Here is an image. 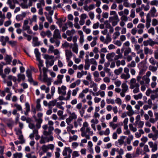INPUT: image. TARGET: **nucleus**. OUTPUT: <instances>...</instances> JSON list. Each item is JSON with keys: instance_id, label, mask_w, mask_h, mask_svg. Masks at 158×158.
Wrapping results in <instances>:
<instances>
[{"instance_id": "17", "label": "nucleus", "mask_w": 158, "mask_h": 158, "mask_svg": "<svg viewBox=\"0 0 158 158\" xmlns=\"http://www.w3.org/2000/svg\"><path fill=\"white\" fill-rule=\"evenodd\" d=\"M40 35L43 38H44L46 36L49 38L52 36V33L49 30H48L46 32L43 31L40 33Z\"/></svg>"}, {"instance_id": "49", "label": "nucleus", "mask_w": 158, "mask_h": 158, "mask_svg": "<svg viewBox=\"0 0 158 158\" xmlns=\"http://www.w3.org/2000/svg\"><path fill=\"white\" fill-rule=\"evenodd\" d=\"M13 155L15 158H22L23 154L21 152H16Z\"/></svg>"}, {"instance_id": "36", "label": "nucleus", "mask_w": 158, "mask_h": 158, "mask_svg": "<svg viewBox=\"0 0 158 158\" xmlns=\"http://www.w3.org/2000/svg\"><path fill=\"white\" fill-rule=\"evenodd\" d=\"M112 40V38L109 34H107L105 40L104 44H108Z\"/></svg>"}, {"instance_id": "47", "label": "nucleus", "mask_w": 158, "mask_h": 158, "mask_svg": "<svg viewBox=\"0 0 158 158\" xmlns=\"http://www.w3.org/2000/svg\"><path fill=\"white\" fill-rule=\"evenodd\" d=\"M134 125L133 124H132L131 123L129 125V127L130 129L133 132H135L137 130V129L136 128V127L135 126V127H134Z\"/></svg>"}, {"instance_id": "62", "label": "nucleus", "mask_w": 158, "mask_h": 158, "mask_svg": "<svg viewBox=\"0 0 158 158\" xmlns=\"http://www.w3.org/2000/svg\"><path fill=\"white\" fill-rule=\"evenodd\" d=\"M110 126L111 127L113 130H115L118 127V125L113 123V122H110L109 123Z\"/></svg>"}, {"instance_id": "2", "label": "nucleus", "mask_w": 158, "mask_h": 158, "mask_svg": "<svg viewBox=\"0 0 158 158\" xmlns=\"http://www.w3.org/2000/svg\"><path fill=\"white\" fill-rule=\"evenodd\" d=\"M48 127L47 125L44 126L43 129L44 130L43 134L44 136H41L40 141V144L45 143H48L50 141H52L54 139V137L52 135V131L51 133L48 132L49 130L47 131Z\"/></svg>"}, {"instance_id": "15", "label": "nucleus", "mask_w": 158, "mask_h": 158, "mask_svg": "<svg viewBox=\"0 0 158 158\" xmlns=\"http://www.w3.org/2000/svg\"><path fill=\"white\" fill-rule=\"evenodd\" d=\"M126 109L128 110V111L126 112L128 116L131 117L135 114V112L132 110V107L130 105H127L126 107Z\"/></svg>"}, {"instance_id": "56", "label": "nucleus", "mask_w": 158, "mask_h": 158, "mask_svg": "<svg viewBox=\"0 0 158 158\" xmlns=\"http://www.w3.org/2000/svg\"><path fill=\"white\" fill-rule=\"evenodd\" d=\"M148 69L150 71L154 72L156 71L157 70V67L155 66L150 65L149 66Z\"/></svg>"}, {"instance_id": "10", "label": "nucleus", "mask_w": 158, "mask_h": 158, "mask_svg": "<svg viewBox=\"0 0 158 158\" xmlns=\"http://www.w3.org/2000/svg\"><path fill=\"white\" fill-rule=\"evenodd\" d=\"M121 87L122 89L121 92L120 93V95L122 97H124L125 96L126 93L128 90V85L126 83H123L122 84Z\"/></svg>"}, {"instance_id": "16", "label": "nucleus", "mask_w": 158, "mask_h": 158, "mask_svg": "<svg viewBox=\"0 0 158 158\" xmlns=\"http://www.w3.org/2000/svg\"><path fill=\"white\" fill-rule=\"evenodd\" d=\"M58 38L55 37L53 36L50 39V42L52 43H55L57 47H58L60 44V41L59 40Z\"/></svg>"}, {"instance_id": "43", "label": "nucleus", "mask_w": 158, "mask_h": 158, "mask_svg": "<svg viewBox=\"0 0 158 158\" xmlns=\"http://www.w3.org/2000/svg\"><path fill=\"white\" fill-rule=\"evenodd\" d=\"M89 128L90 127H89V124L87 122L85 121L83 123V126L80 129V131Z\"/></svg>"}, {"instance_id": "26", "label": "nucleus", "mask_w": 158, "mask_h": 158, "mask_svg": "<svg viewBox=\"0 0 158 158\" xmlns=\"http://www.w3.org/2000/svg\"><path fill=\"white\" fill-rule=\"evenodd\" d=\"M12 58L10 55H6V56L4 58V60L6 61V64H10L12 60Z\"/></svg>"}, {"instance_id": "61", "label": "nucleus", "mask_w": 158, "mask_h": 158, "mask_svg": "<svg viewBox=\"0 0 158 158\" xmlns=\"http://www.w3.org/2000/svg\"><path fill=\"white\" fill-rule=\"evenodd\" d=\"M118 15H115L113 16L110 17L109 18V21L110 22H112L113 20H118Z\"/></svg>"}, {"instance_id": "50", "label": "nucleus", "mask_w": 158, "mask_h": 158, "mask_svg": "<svg viewBox=\"0 0 158 158\" xmlns=\"http://www.w3.org/2000/svg\"><path fill=\"white\" fill-rule=\"evenodd\" d=\"M80 154L78 151H75L73 152L72 156V158H75L80 156Z\"/></svg>"}, {"instance_id": "42", "label": "nucleus", "mask_w": 158, "mask_h": 158, "mask_svg": "<svg viewBox=\"0 0 158 158\" xmlns=\"http://www.w3.org/2000/svg\"><path fill=\"white\" fill-rule=\"evenodd\" d=\"M34 52L36 56L37 60H41L40 58V54L39 52L38 49L37 48L35 49Z\"/></svg>"}, {"instance_id": "24", "label": "nucleus", "mask_w": 158, "mask_h": 158, "mask_svg": "<svg viewBox=\"0 0 158 158\" xmlns=\"http://www.w3.org/2000/svg\"><path fill=\"white\" fill-rule=\"evenodd\" d=\"M82 119L81 118H78L77 121H74L73 122L74 126L75 128H77L78 125L80 126L81 125V122Z\"/></svg>"}, {"instance_id": "22", "label": "nucleus", "mask_w": 158, "mask_h": 158, "mask_svg": "<svg viewBox=\"0 0 158 158\" xmlns=\"http://www.w3.org/2000/svg\"><path fill=\"white\" fill-rule=\"evenodd\" d=\"M53 37L58 38L59 39H61L59 29H56L53 32Z\"/></svg>"}, {"instance_id": "40", "label": "nucleus", "mask_w": 158, "mask_h": 158, "mask_svg": "<svg viewBox=\"0 0 158 158\" xmlns=\"http://www.w3.org/2000/svg\"><path fill=\"white\" fill-rule=\"evenodd\" d=\"M78 136L76 135H73V136L70 135L69 141L70 142L73 141H76L78 139Z\"/></svg>"}, {"instance_id": "19", "label": "nucleus", "mask_w": 158, "mask_h": 158, "mask_svg": "<svg viewBox=\"0 0 158 158\" xmlns=\"http://www.w3.org/2000/svg\"><path fill=\"white\" fill-rule=\"evenodd\" d=\"M66 60L67 62L70 60L72 56L73 53L71 51L69 50H66L65 51Z\"/></svg>"}, {"instance_id": "34", "label": "nucleus", "mask_w": 158, "mask_h": 158, "mask_svg": "<svg viewBox=\"0 0 158 158\" xmlns=\"http://www.w3.org/2000/svg\"><path fill=\"white\" fill-rule=\"evenodd\" d=\"M26 111L24 114L26 116H27L28 114V112L30 111V106L28 102H26L25 104Z\"/></svg>"}, {"instance_id": "11", "label": "nucleus", "mask_w": 158, "mask_h": 158, "mask_svg": "<svg viewBox=\"0 0 158 158\" xmlns=\"http://www.w3.org/2000/svg\"><path fill=\"white\" fill-rule=\"evenodd\" d=\"M67 88L66 86L62 85L61 87L58 88V93L62 95L65 96L66 94V90Z\"/></svg>"}, {"instance_id": "39", "label": "nucleus", "mask_w": 158, "mask_h": 158, "mask_svg": "<svg viewBox=\"0 0 158 158\" xmlns=\"http://www.w3.org/2000/svg\"><path fill=\"white\" fill-rule=\"evenodd\" d=\"M37 60L39 61V63L38 64V66L40 72L41 74L42 73L41 68L43 66V61L41 60Z\"/></svg>"}, {"instance_id": "33", "label": "nucleus", "mask_w": 158, "mask_h": 158, "mask_svg": "<svg viewBox=\"0 0 158 158\" xmlns=\"http://www.w3.org/2000/svg\"><path fill=\"white\" fill-rule=\"evenodd\" d=\"M57 101L56 100H54L50 101L49 102L48 107L49 109H52L53 106H55L56 103Z\"/></svg>"}, {"instance_id": "8", "label": "nucleus", "mask_w": 158, "mask_h": 158, "mask_svg": "<svg viewBox=\"0 0 158 158\" xmlns=\"http://www.w3.org/2000/svg\"><path fill=\"white\" fill-rule=\"evenodd\" d=\"M39 128H38L37 127H35L34 129H33V132L31 134L29 135V137L31 139H33L35 135V139L36 140L39 139L40 137V136L38 135V130Z\"/></svg>"}, {"instance_id": "37", "label": "nucleus", "mask_w": 158, "mask_h": 158, "mask_svg": "<svg viewBox=\"0 0 158 158\" xmlns=\"http://www.w3.org/2000/svg\"><path fill=\"white\" fill-rule=\"evenodd\" d=\"M135 87L133 89V92L134 94H137L139 92V85L138 83H136L135 84Z\"/></svg>"}, {"instance_id": "57", "label": "nucleus", "mask_w": 158, "mask_h": 158, "mask_svg": "<svg viewBox=\"0 0 158 158\" xmlns=\"http://www.w3.org/2000/svg\"><path fill=\"white\" fill-rule=\"evenodd\" d=\"M75 33V31L74 29H72L70 31L69 30H67L66 32V34L69 35L70 36L73 35Z\"/></svg>"}, {"instance_id": "4", "label": "nucleus", "mask_w": 158, "mask_h": 158, "mask_svg": "<svg viewBox=\"0 0 158 158\" xmlns=\"http://www.w3.org/2000/svg\"><path fill=\"white\" fill-rule=\"evenodd\" d=\"M37 116L38 118H37L35 116H34L35 121L36 122L35 127L38 128H40L41 127V125L43 122L42 117L43 114L42 113L40 112L37 114Z\"/></svg>"}, {"instance_id": "3", "label": "nucleus", "mask_w": 158, "mask_h": 158, "mask_svg": "<svg viewBox=\"0 0 158 158\" xmlns=\"http://www.w3.org/2000/svg\"><path fill=\"white\" fill-rule=\"evenodd\" d=\"M81 132V135L82 137H85L88 139H90V136H92L94 134V132L90 128H88L83 130L80 131Z\"/></svg>"}, {"instance_id": "35", "label": "nucleus", "mask_w": 158, "mask_h": 158, "mask_svg": "<svg viewBox=\"0 0 158 158\" xmlns=\"http://www.w3.org/2000/svg\"><path fill=\"white\" fill-rule=\"evenodd\" d=\"M40 101L41 100L40 99H38L36 101V108L37 111H41L42 110L40 104Z\"/></svg>"}, {"instance_id": "64", "label": "nucleus", "mask_w": 158, "mask_h": 158, "mask_svg": "<svg viewBox=\"0 0 158 158\" xmlns=\"http://www.w3.org/2000/svg\"><path fill=\"white\" fill-rule=\"evenodd\" d=\"M118 149V148H113L111 149L110 151V154L111 155L114 156L115 154V152H117V150Z\"/></svg>"}, {"instance_id": "58", "label": "nucleus", "mask_w": 158, "mask_h": 158, "mask_svg": "<svg viewBox=\"0 0 158 158\" xmlns=\"http://www.w3.org/2000/svg\"><path fill=\"white\" fill-rule=\"evenodd\" d=\"M72 51L73 52L75 53L76 54L78 53V45L77 44H75V45H74V46L72 48Z\"/></svg>"}, {"instance_id": "51", "label": "nucleus", "mask_w": 158, "mask_h": 158, "mask_svg": "<svg viewBox=\"0 0 158 158\" xmlns=\"http://www.w3.org/2000/svg\"><path fill=\"white\" fill-rule=\"evenodd\" d=\"M133 139V136L132 135H130L126 139L127 143L128 144H130L131 143V141Z\"/></svg>"}, {"instance_id": "20", "label": "nucleus", "mask_w": 158, "mask_h": 158, "mask_svg": "<svg viewBox=\"0 0 158 158\" xmlns=\"http://www.w3.org/2000/svg\"><path fill=\"white\" fill-rule=\"evenodd\" d=\"M151 21V19L150 16V14L148 13L147 15L146 18V27L147 29H148L151 25L150 23Z\"/></svg>"}, {"instance_id": "29", "label": "nucleus", "mask_w": 158, "mask_h": 158, "mask_svg": "<svg viewBox=\"0 0 158 158\" xmlns=\"http://www.w3.org/2000/svg\"><path fill=\"white\" fill-rule=\"evenodd\" d=\"M120 77V78L122 79L127 80L130 78L131 76L130 74L122 73L121 74Z\"/></svg>"}, {"instance_id": "31", "label": "nucleus", "mask_w": 158, "mask_h": 158, "mask_svg": "<svg viewBox=\"0 0 158 158\" xmlns=\"http://www.w3.org/2000/svg\"><path fill=\"white\" fill-rule=\"evenodd\" d=\"M39 2L36 4L37 7L38 9L42 8V6H44L45 5V3L44 0H40Z\"/></svg>"}, {"instance_id": "59", "label": "nucleus", "mask_w": 158, "mask_h": 158, "mask_svg": "<svg viewBox=\"0 0 158 158\" xmlns=\"http://www.w3.org/2000/svg\"><path fill=\"white\" fill-rule=\"evenodd\" d=\"M82 30L86 34H89L91 32V30L89 28H86V27L85 26L83 27Z\"/></svg>"}, {"instance_id": "12", "label": "nucleus", "mask_w": 158, "mask_h": 158, "mask_svg": "<svg viewBox=\"0 0 158 158\" xmlns=\"http://www.w3.org/2000/svg\"><path fill=\"white\" fill-rule=\"evenodd\" d=\"M157 44V42L153 40L152 39H150L148 40H144L143 42V45L144 46H147L149 45L151 47H153L154 44Z\"/></svg>"}, {"instance_id": "28", "label": "nucleus", "mask_w": 158, "mask_h": 158, "mask_svg": "<svg viewBox=\"0 0 158 158\" xmlns=\"http://www.w3.org/2000/svg\"><path fill=\"white\" fill-rule=\"evenodd\" d=\"M144 124V122L143 121H140L138 122L135 123L133 125L136 127L138 126V128H142L143 127Z\"/></svg>"}, {"instance_id": "25", "label": "nucleus", "mask_w": 158, "mask_h": 158, "mask_svg": "<svg viewBox=\"0 0 158 158\" xmlns=\"http://www.w3.org/2000/svg\"><path fill=\"white\" fill-rule=\"evenodd\" d=\"M156 10L154 7H152L149 11V14L151 16L154 17L156 16Z\"/></svg>"}, {"instance_id": "53", "label": "nucleus", "mask_w": 158, "mask_h": 158, "mask_svg": "<svg viewBox=\"0 0 158 158\" xmlns=\"http://www.w3.org/2000/svg\"><path fill=\"white\" fill-rule=\"evenodd\" d=\"M143 95L140 93L138 94H135L133 95V97L135 100H137L139 99H141L142 98Z\"/></svg>"}, {"instance_id": "41", "label": "nucleus", "mask_w": 158, "mask_h": 158, "mask_svg": "<svg viewBox=\"0 0 158 158\" xmlns=\"http://www.w3.org/2000/svg\"><path fill=\"white\" fill-rule=\"evenodd\" d=\"M126 137L125 136H121L120 138L118 140V143L119 145L121 146L124 143V140Z\"/></svg>"}, {"instance_id": "52", "label": "nucleus", "mask_w": 158, "mask_h": 158, "mask_svg": "<svg viewBox=\"0 0 158 158\" xmlns=\"http://www.w3.org/2000/svg\"><path fill=\"white\" fill-rule=\"evenodd\" d=\"M131 49L130 47H128L125 49L124 52V56H127L129 53L131 52Z\"/></svg>"}, {"instance_id": "44", "label": "nucleus", "mask_w": 158, "mask_h": 158, "mask_svg": "<svg viewBox=\"0 0 158 158\" xmlns=\"http://www.w3.org/2000/svg\"><path fill=\"white\" fill-rule=\"evenodd\" d=\"M143 104V102L141 101H139L137 102V104L135 106V108L139 110L140 109V107L142 106Z\"/></svg>"}, {"instance_id": "55", "label": "nucleus", "mask_w": 158, "mask_h": 158, "mask_svg": "<svg viewBox=\"0 0 158 158\" xmlns=\"http://www.w3.org/2000/svg\"><path fill=\"white\" fill-rule=\"evenodd\" d=\"M44 59L46 60H52L54 58V56H50L48 54H46L44 56Z\"/></svg>"}, {"instance_id": "48", "label": "nucleus", "mask_w": 158, "mask_h": 158, "mask_svg": "<svg viewBox=\"0 0 158 158\" xmlns=\"http://www.w3.org/2000/svg\"><path fill=\"white\" fill-rule=\"evenodd\" d=\"M7 4L9 5L11 9H13L15 7V6L14 4H12V2L11 0H8Z\"/></svg>"}, {"instance_id": "14", "label": "nucleus", "mask_w": 158, "mask_h": 158, "mask_svg": "<svg viewBox=\"0 0 158 158\" xmlns=\"http://www.w3.org/2000/svg\"><path fill=\"white\" fill-rule=\"evenodd\" d=\"M64 75H58L57 77V80L53 82L55 85H60L62 83V79L63 78Z\"/></svg>"}, {"instance_id": "54", "label": "nucleus", "mask_w": 158, "mask_h": 158, "mask_svg": "<svg viewBox=\"0 0 158 158\" xmlns=\"http://www.w3.org/2000/svg\"><path fill=\"white\" fill-rule=\"evenodd\" d=\"M123 70V68L120 67L118 69H115L114 71V73L116 75H119L122 72Z\"/></svg>"}, {"instance_id": "13", "label": "nucleus", "mask_w": 158, "mask_h": 158, "mask_svg": "<svg viewBox=\"0 0 158 158\" xmlns=\"http://www.w3.org/2000/svg\"><path fill=\"white\" fill-rule=\"evenodd\" d=\"M54 125L53 122L52 120H48V124H45L42 126V128L44 126L47 125L48 127V130H49L48 132L51 133L52 131H53L54 130V128L53 127Z\"/></svg>"}, {"instance_id": "21", "label": "nucleus", "mask_w": 158, "mask_h": 158, "mask_svg": "<svg viewBox=\"0 0 158 158\" xmlns=\"http://www.w3.org/2000/svg\"><path fill=\"white\" fill-rule=\"evenodd\" d=\"M136 80H136L135 78H132L130 80L129 83L130 85V89H132L135 87V84L136 83Z\"/></svg>"}, {"instance_id": "23", "label": "nucleus", "mask_w": 158, "mask_h": 158, "mask_svg": "<svg viewBox=\"0 0 158 158\" xmlns=\"http://www.w3.org/2000/svg\"><path fill=\"white\" fill-rule=\"evenodd\" d=\"M148 137L152 139L153 141H156L158 138V133H150L148 135Z\"/></svg>"}, {"instance_id": "63", "label": "nucleus", "mask_w": 158, "mask_h": 158, "mask_svg": "<svg viewBox=\"0 0 158 158\" xmlns=\"http://www.w3.org/2000/svg\"><path fill=\"white\" fill-rule=\"evenodd\" d=\"M63 104V102H58L56 104V107L62 110H64V107L62 106V105Z\"/></svg>"}, {"instance_id": "27", "label": "nucleus", "mask_w": 158, "mask_h": 158, "mask_svg": "<svg viewBox=\"0 0 158 158\" xmlns=\"http://www.w3.org/2000/svg\"><path fill=\"white\" fill-rule=\"evenodd\" d=\"M115 55V53L114 52L109 53L106 55V58L109 61H111L113 60V58Z\"/></svg>"}, {"instance_id": "38", "label": "nucleus", "mask_w": 158, "mask_h": 158, "mask_svg": "<svg viewBox=\"0 0 158 158\" xmlns=\"http://www.w3.org/2000/svg\"><path fill=\"white\" fill-rule=\"evenodd\" d=\"M45 9L47 11H48V15L51 16L53 14V10H52V8L50 6H47L45 7Z\"/></svg>"}, {"instance_id": "30", "label": "nucleus", "mask_w": 158, "mask_h": 158, "mask_svg": "<svg viewBox=\"0 0 158 158\" xmlns=\"http://www.w3.org/2000/svg\"><path fill=\"white\" fill-rule=\"evenodd\" d=\"M144 52L146 55H147L148 54L151 55L153 53V50L152 49H149L147 47H145L144 48Z\"/></svg>"}, {"instance_id": "45", "label": "nucleus", "mask_w": 158, "mask_h": 158, "mask_svg": "<svg viewBox=\"0 0 158 158\" xmlns=\"http://www.w3.org/2000/svg\"><path fill=\"white\" fill-rule=\"evenodd\" d=\"M98 40L97 37H94L93 38V41L90 43V45L92 47H94L97 44V40Z\"/></svg>"}, {"instance_id": "6", "label": "nucleus", "mask_w": 158, "mask_h": 158, "mask_svg": "<svg viewBox=\"0 0 158 158\" xmlns=\"http://www.w3.org/2000/svg\"><path fill=\"white\" fill-rule=\"evenodd\" d=\"M21 119L23 121H26V122L29 123L28 127L31 129H34L35 128V125L32 123V119L29 117H26L24 116L21 117Z\"/></svg>"}, {"instance_id": "1", "label": "nucleus", "mask_w": 158, "mask_h": 158, "mask_svg": "<svg viewBox=\"0 0 158 158\" xmlns=\"http://www.w3.org/2000/svg\"><path fill=\"white\" fill-rule=\"evenodd\" d=\"M151 74V72L148 71L146 73L145 75L142 77L139 76L137 77V81L141 85L140 89L142 92H144L146 88L149 85L151 81L150 77Z\"/></svg>"}, {"instance_id": "5", "label": "nucleus", "mask_w": 158, "mask_h": 158, "mask_svg": "<svg viewBox=\"0 0 158 158\" xmlns=\"http://www.w3.org/2000/svg\"><path fill=\"white\" fill-rule=\"evenodd\" d=\"M85 69L88 70L89 69L90 64L94 65L95 66L97 65V62L94 58H91L89 59V58H86L85 60Z\"/></svg>"}, {"instance_id": "32", "label": "nucleus", "mask_w": 158, "mask_h": 158, "mask_svg": "<svg viewBox=\"0 0 158 158\" xmlns=\"http://www.w3.org/2000/svg\"><path fill=\"white\" fill-rule=\"evenodd\" d=\"M18 79H17L19 82H20L22 80L24 81L25 78V76L24 74H18L17 75Z\"/></svg>"}, {"instance_id": "7", "label": "nucleus", "mask_w": 158, "mask_h": 158, "mask_svg": "<svg viewBox=\"0 0 158 158\" xmlns=\"http://www.w3.org/2000/svg\"><path fill=\"white\" fill-rule=\"evenodd\" d=\"M72 151V150L69 147H65L62 152L63 155L65 156L64 158H70L71 154Z\"/></svg>"}, {"instance_id": "18", "label": "nucleus", "mask_w": 158, "mask_h": 158, "mask_svg": "<svg viewBox=\"0 0 158 158\" xmlns=\"http://www.w3.org/2000/svg\"><path fill=\"white\" fill-rule=\"evenodd\" d=\"M52 79L48 77L47 76H43V81L44 82L46 83L48 86H50L52 82Z\"/></svg>"}, {"instance_id": "9", "label": "nucleus", "mask_w": 158, "mask_h": 158, "mask_svg": "<svg viewBox=\"0 0 158 158\" xmlns=\"http://www.w3.org/2000/svg\"><path fill=\"white\" fill-rule=\"evenodd\" d=\"M148 144L150 148L151 149V151L152 152H154L158 150V145L156 143H154L152 141H149Z\"/></svg>"}, {"instance_id": "60", "label": "nucleus", "mask_w": 158, "mask_h": 158, "mask_svg": "<svg viewBox=\"0 0 158 158\" xmlns=\"http://www.w3.org/2000/svg\"><path fill=\"white\" fill-rule=\"evenodd\" d=\"M14 107H15L17 110L18 111H22V106L17 103H15L14 104Z\"/></svg>"}, {"instance_id": "46", "label": "nucleus", "mask_w": 158, "mask_h": 158, "mask_svg": "<svg viewBox=\"0 0 158 158\" xmlns=\"http://www.w3.org/2000/svg\"><path fill=\"white\" fill-rule=\"evenodd\" d=\"M147 69L146 66L143 67V68L140 69L139 73V75L141 76L145 72Z\"/></svg>"}]
</instances>
